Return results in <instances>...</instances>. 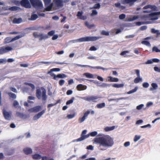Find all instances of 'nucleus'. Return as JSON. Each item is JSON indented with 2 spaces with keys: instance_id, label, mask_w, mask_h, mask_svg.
I'll return each instance as SVG.
<instances>
[{
  "instance_id": "obj_6",
  "label": "nucleus",
  "mask_w": 160,
  "mask_h": 160,
  "mask_svg": "<svg viewBox=\"0 0 160 160\" xmlns=\"http://www.w3.org/2000/svg\"><path fill=\"white\" fill-rule=\"evenodd\" d=\"M29 1L33 7H41L42 6V4L40 0H29Z\"/></svg>"
},
{
  "instance_id": "obj_15",
  "label": "nucleus",
  "mask_w": 160,
  "mask_h": 160,
  "mask_svg": "<svg viewBox=\"0 0 160 160\" xmlns=\"http://www.w3.org/2000/svg\"><path fill=\"white\" fill-rule=\"evenodd\" d=\"M53 2L58 7H61L63 5V2L62 0H54Z\"/></svg>"
},
{
  "instance_id": "obj_44",
  "label": "nucleus",
  "mask_w": 160,
  "mask_h": 160,
  "mask_svg": "<svg viewBox=\"0 0 160 160\" xmlns=\"http://www.w3.org/2000/svg\"><path fill=\"white\" fill-rule=\"evenodd\" d=\"M137 89V88L136 87L134 89H132V90H130V91H129V92H127V93L128 94H130L132 93H134L136 91Z\"/></svg>"
},
{
  "instance_id": "obj_25",
  "label": "nucleus",
  "mask_w": 160,
  "mask_h": 160,
  "mask_svg": "<svg viewBox=\"0 0 160 160\" xmlns=\"http://www.w3.org/2000/svg\"><path fill=\"white\" fill-rule=\"evenodd\" d=\"M85 25L89 29H91L92 27L95 26V25L94 24H90L88 22H85Z\"/></svg>"
},
{
  "instance_id": "obj_20",
  "label": "nucleus",
  "mask_w": 160,
  "mask_h": 160,
  "mask_svg": "<svg viewBox=\"0 0 160 160\" xmlns=\"http://www.w3.org/2000/svg\"><path fill=\"white\" fill-rule=\"evenodd\" d=\"M150 17L152 20H156L158 19L156 14L155 13H152L150 15Z\"/></svg>"
},
{
  "instance_id": "obj_60",
  "label": "nucleus",
  "mask_w": 160,
  "mask_h": 160,
  "mask_svg": "<svg viewBox=\"0 0 160 160\" xmlns=\"http://www.w3.org/2000/svg\"><path fill=\"white\" fill-rule=\"evenodd\" d=\"M144 105L143 104H141L140 105L138 106L136 108L138 110H140L141 109L142 107H143Z\"/></svg>"
},
{
  "instance_id": "obj_13",
  "label": "nucleus",
  "mask_w": 160,
  "mask_h": 160,
  "mask_svg": "<svg viewBox=\"0 0 160 160\" xmlns=\"http://www.w3.org/2000/svg\"><path fill=\"white\" fill-rule=\"evenodd\" d=\"M46 109L43 110L42 111L35 115L33 118V119L34 120H37L39 119L42 115L45 112Z\"/></svg>"
},
{
  "instance_id": "obj_22",
  "label": "nucleus",
  "mask_w": 160,
  "mask_h": 160,
  "mask_svg": "<svg viewBox=\"0 0 160 160\" xmlns=\"http://www.w3.org/2000/svg\"><path fill=\"white\" fill-rule=\"evenodd\" d=\"M32 157L34 159H40L41 158H42V157H41V155L38 154L33 155L32 156Z\"/></svg>"
},
{
  "instance_id": "obj_10",
  "label": "nucleus",
  "mask_w": 160,
  "mask_h": 160,
  "mask_svg": "<svg viewBox=\"0 0 160 160\" xmlns=\"http://www.w3.org/2000/svg\"><path fill=\"white\" fill-rule=\"evenodd\" d=\"M21 6L26 8H30L31 5L28 0H22L20 2Z\"/></svg>"
},
{
  "instance_id": "obj_8",
  "label": "nucleus",
  "mask_w": 160,
  "mask_h": 160,
  "mask_svg": "<svg viewBox=\"0 0 160 160\" xmlns=\"http://www.w3.org/2000/svg\"><path fill=\"white\" fill-rule=\"evenodd\" d=\"M12 50V48L9 47H2L0 48V54H2L7 53Z\"/></svg>"
},
{
  "instance_id": "obj_23",
  "label": "nucleus",
  "mask_w": 160,
  "mask_h": 160,
  "mask_svg": "<svg viewBox=\"0 0 160 160\" xmlns=\"http://www.w3.org/2000/svg\"><path fill=\"white\" fill-rule=\"evenodd\" d=\"M138 0H125L126 3L129 4L130 6L132 5Z\"/></svg>"
},
{
  "instance_id": "obj_17",
  "label": "nucleus",
  "mask_w": 160,
  "mask_h": 160,
  "mask_svg": "<svg viewBox=\"0 0 160 160\" xmlns=\"http://www.w3.org/2000/svg\"><path fill=\"white\" fill-rule=\"evenodd\" d=\"M23 151L24 153L27 155L30 154L32 152V149L29 148H25L24 149Z\"/></svg>"
},
{
  "instance_id": "obj_5",
  "label": "nucleus",
  "mask_w": 160,
  "mask_h": 160,
  "mask_svg": "<svg viewBox=\"0 0 160 160\" xmlns=\"http://www.w3.org/2000/svg\"><path fill=\"white\" fill-rule=\"evenodd\" d=\"M2 113L5 119L10 121L12 119V112L11 111H7L5 109L2 110Z\"/></svg>"
},
{
  "instance_id": "obj_54",
  "label": "nucleus",
  "mask_w": 160,
  "mask_h": 160,
  "mask_svg": "<svg viewBox=\"0 0 160 160\" xmlns=\"http://www.w3.org/2000/svg\"><path fill=\"white\" fill-rule=\"evenodd\" d=\"M54 33V31L53 30H52L48 32V35L51 36L53 35Z\"/></svg>"
},
{
  "instance_id": "obj_11",
  "label": "nucleus",
  "mask_w": 160,
  "mask_h": 160,
  "mask_svg": "<svg viewBox=\"0 0 160 160\" xmlns=\"http://www.w3.org/2000/svg\"><path fill=\"white\" fill-rule=\"evenodd\" d=\"M42 108L40 106H37L28 110V111L31 112H37L40 111Z\"/></svg>"
},
{
  "instance_id": "obj_52",
  "label": "nucleus",
  "mask_w": 160,
  "mask_h": 160,
  "mask_svg": "<svg viewBox=\"0 0 160 160\" xmlns=\"http://www.w3.org/2000/svg\"><path fill=\"white\" fill-rule=\"evenodd\" d=\"M159 49L156 47H154L152 48V52H159Z\"/></svg>"
},
{
  "instance_id": "obj_43",
  "label": "nucleus",
  "mask_w": 160,
  "mask_h": 160,
  "mask_svg": "<svg viewBox=\"0 0 160 160\" xmlns=\"http://www.w3.org/2000/svg\"><path fill=\"white\" fill-rule=\"evenodd\" d=\"M51 0H43L45 6L48 5L51 2Z\"/></svg>"
},
{
  "instance_id": "obj_53",
  "label": "nucleus",
  "mask_w": 160,
  "mask_h": 160,
  "mask_svg": "<svg viewBox=\"0 0 160 160\" xmlns=\"http://www.w3.org/2000/svg\"><path fill=\"white\" fill-rule=\"evenodd\" d=\"M90 135L92 137H94L97 134V132L96 131H94L90 133Z\"/></svg>"
},
{
  "instance_id": "obj_21",
  "label": "nucleus",
  "mask_w": 160,
  "mask_h": 160,
  "mask_svg": "<svg viewBox=\"0 0 160 160\" xmlns=\"http://www.w3.org/2000/svg\"><path fill=\"white\" fill-rule=\"evenodd\" d=\"M115 128V126H112L111 127H106L104 128V130L106 132H108L114 130Z\"/></svg>"
},
{
  "instance_id": "obj_18",
  "label": "nucleus",
  "mask_w": 160,
  "mask_h": 160,
  "mask_svg": "<svg viewBox=\"0 0 160 160\" xmlns=\"http://www.w3.org/2000/svg\"><path fill=\"white\" fill-rule=\"evenodd\" d=\"M108 81L109 82H118V79L117 78H113L111 76H109L108 77Z\"/></svg>"
},
{
  "instance_id": "obj_58",
  "label": "nucleus",
  "mask_w": 160,
  "mask_h": 160,
  "mask_svg": "<svg viewBox=\"0 0 160 160\" xmlns=\"http://www.w3.org/2000/svg\"><path fill=\"white\" fill-rule=\"evenodd\" d=\"M64 82L65 81L64 80H60L59 82V84L60 86H62L64 84Z\"/></svg>"
},
{
  "instance_id": "obj_55",
  "label": "nucleus",
  "mask_w": 160,
  "mask_h": 160,
  "mask_svg": "<svg viewBox=\"0 0 160 160\" xmlns=\"http://www.w3.org/2000/svg\"><path fill=\"white\" fill-rule=\"evenodd\" d=\"M159 31V30H155L154 28H153L151 29V32L152 33H157Z\"/></svg>"
},
{
  "instance_id": "obj_4",
  "label": "nucleus",
  "mask_w": 160,
  "mask_h": 160,
  "mask_svg": "<svg viewBox=\"0 0 160 160\" xmlns=\"http://www.w3.org/2000/svg\"><path fill=\"white\" fill-rule=\"evenodd\" d=\"M33 37L35 38H38L39 41H42L44 39L45 40L48 38V36L47 35H44L42 33H38L37 32H34L33 33Z\"/></svg>"
},
{
  "instance_id": "obj_62",
  "label": "nucleus",
  "mask_w": 160,
  "mask_h": 160,
  "mask_svg": "<svg viewBox=\"0 0 160 160\" xmlns=\"http://www.w3.org/2000/svg\"><path fill=\"white\" fill-rule=\"evenodd\" d=\"M153 62L152 61V59H149L148 60L147 62H146L145 63L146 64H152Z\"/></svg>"
},
{
  "instance_id": "obj_42",
  "label": "nucleus",
  "mask_w": 160,
  "mask_h": 160,
  "mask_svg": "<svg viewBox=\"0 0 160 160\" xmlns=\"http://www.w3.org/2000/svg\"><path fill=\"white\" fill-rule=\"evenodd\" d=\"M93 68L94 69H101L103 70H108V68H103V67H101L100 66L95 67Z\"/></svg>"
},
{
  "instance_id": "obj_31",
  "label": "nucleus",
  "mask_w": 160,
  "mask_h": 160,
  "mask_svg": "<svg viewBox=\"0 0 160 160\" xmlns=\"http://www.w3.org/2000/svg\"><path fill=\"white\" fill-rule=\"evenodd\" d=\"M138 18V16H133L132 18H129L128 19L129 21H134Z\"/></svg>"
},
{
  "instance_id": "obj_27",
  "label": "nucleus",
  "mask_w": 160,
  "mask_h": 160,
  "mask_svg": "<svg viewBox=\"0 0 160 160\" xmlns=\"http://www.w3.org/2000/svg\"><path fill=\"white\" fill-rule=\"evenodd\" d=\"M142 81V78L140 77H137L134 80V82L135 83H137Z\"/></svg>"
},
{
  "instance_id": "obj_32",
  "label": "nucleus",
  "mask_w": 160,
  "mask_h": 160,
  "mask_svg": "<svg viewBox=\"0 0 160 160\" xmlns=\"http://www.w3.org/2000/svg\"><path fill=\"white\" fill-rule=\"evenodd\" d=\"M19 8H20L18 7L13 6L9 8V10L11 11H16L18 10Z\"/></svg>"
},
{
  "instance_id": "obj_2",
  "label": "nucleus",
  "mask_w": 160,
  "mask_h": 160,
  "mask_svg": "<svg viewBox=\"0 0 160 160\" xmlns=\"http://www.w3.org/2000/svg\"><path fill=\"white\" fill-rule=\"evenodd\" d=\"M41 89L42 90V92L40 89H37L36 90V97L39 99L42 98V101H45L47 99L46 90L43 88H42Z\"/></svg>"
},
{
  "instance_id": "obj_45",
  "label": "nucleus",
  "mask_w": 160,
  "mask_h": 160,
  "mask_svg": "<svg viewBox=\"0 0 160 160\" xmlns=\"http://www.w3.org/2000/svg\"><path fill=\"white\" fill-rule=\"evenodd\" d=\"M42 160H54L52 158H49L46 156H43L42 157Z\"/></svg>"
},
{
  "instance_id": "obj_14",
  "label": "nucleus",
  "mask_w": 160,
  "mask_h": 160,
  "mask_svg": "<svg viewBox=\"0 0 160 160\" xmlns=\"http://www.w3.org/2000/svg\"><path fill=\"white\" fill-rule=\"evenodd\" d=\"M87 88V86L86 85L82 84H79L76 87V88L78 91H80L86 90Z\"/></svg>"
},
{
  "instance_id": "obj_33",
  "label": "nucleus",
  "mask_w": 160,
  "mask_h": 160,
  "mask_svg": "<svg viewBox=\"0 0 160 160\" xmlns=\"http://www.w3.org/2000/svg\"><path fill=\"white\" fill-rule=\"evenodd\" d=\"M38 18V15L36 14H32L30 20H35Z\"/></svg>"
},
{
  "instance_id": "obj_9",
  "label": "nucleus",
  "mask_w": 160,
  "mask_h": 160,
  "mask_svg": "<svg viewBox=\"0 0 160 160\" xmlns=\"http://www.w3.org/2000/svg\"><path fill=\"white\" fill-rule=\"evenodd\" d=\"M87 132V130H84L82 131V133L81 134V137L77 139L76 140L78 142V141H82L85 139L88 138L89 136V135L88 134L87 135H84L86 134Z\"/></svg>"
},
{
  "instance_id": "obj_26",
  "label": "nucleus",
  "mask_w": 160,
  "mask_h": 160,
  "mask_svg": "<svg viewBox=\"0 0 160 160\" xmlns=\"http://www.w3.org/2000/svg\"><path fill=\"white\" fill-rule=\"evenodd\" d=\"M124 86V85L123 84H117L116 83H114L112 85V86L113 87L116 88H122Z\"/></svg>"
},
{
  "instance_id": "obj_3",
  "label": "nucleus",
  "mask_w": 160,
  "mask_h": 160,
  "mask_svg": "<svg viewBox=\"0 0 160 160\" xmlns=\"http://www.w3.org/2000/svg\"><path fill=\"white\" fill-rule=\"evenodd\" d=\"M101 37H87L79 38L77 40L79 42L92 41L101 38Z\"/></svg>"
},
{
  "instance_id": "obj_1",
  "label": "nucleus",
  "mask_w": 160,
  "mask_h": 160,
  "mask_svg": "<svg viewBox=\"0 0 160 160\" xmlns=\"http://www.w3.org/2000/svg\"><path fill=\"white\" fill-rule=\"evenodd\" d=\"M94 141L99 144V147H109L112 146L114 144L113 139L109 135H106L102 137L96 138Z\"/></svg>"
},
{
  "instance_id": "obj_37",
  "label": "nucleus",
  "mask_w": 160,
  "mask_h": 160,
  "mask_svg": "<svg viewBox=\"0 0 160 160\" xmlns=\"http://www.w3.org/2000/svg\"><path fill=\"white\" fill-rule=\"evenodd\" d=\"M10 97L13 99H15L16 98V96L14 93L11 92H8V93Z\"/></svg>"
},
{
  "instance_id": "obj_57",
  "label": "nucleus",
  "mask_w": 160,
  "mask_h": 160,
  "mask_svg": "<svg viewBox=\"0 0 160 160\" xmlns=\"http://www.w3.org/2000/svg\"><path fill=\"white\" fill-rule=\"evenodd\" d=\"M125 15L124 14H122L119 15V17L120 19H123L125 18Z\"/></svg>"
},
{
  "instance_id": "obj_39",
  "label": "nucleus",
  "mask_w": 160,
  "mask_h": 160,
  "mask_svg": "<svg viewBox=\"0 0 160 160\" xmlns=\"http://www.w3.org/2000/svg\"><path fill=\"white\" fill-rule=\"evenodd\" d=\"M101 34L103 35L108 36L109 35V32L104 30H102L101 32Z\"/></svg>"
},
{
  "instance_id": "obj_12",
  "label": "nucleus",
  "mask_w": 160,
  "mask_h": 160,
  "mask_svg": "<svg viewBox=\"0 0 160 160\" xmlns=\"http://www.w3.org/2000/svg\"><path fill=\"white\" fill-rule=\"evenodd\" d=\"M51 76L53 77V79L55 80H57V78H64L67 77V76L63 73L59 74L56 75L54 74H52Z\"/></svg>"
},
{
  "instance_id": "obj_28",
  "label": "nucleus",
  "mask_w": 160,
  "mask_h": 160,
  "mask_svg": "<svg viewBox=\"0 0 160 160\" xmlns=\"http://www.w3.org/2000/svg\"><path fill=\"white\" fill-rule=\"evenodd\" d=\"M105 106V103L103 102L102 103H99L97 104L96 105L97 107L98 108H104Z\"/></svg>"
},
{
  "instance_id": "obj_47",
  "label": "nucleus",
  "mask_w": 160,
  "mask_h": 160,
  "mask_svg": "<svg viewBox=\"0 0 160 160\" xmlns=\"http://www.w3.org/2000/svg\"><path fill=\"white\" fill-rule=\"evenodd\" d=\"M16 114L17 116L20 117H22L23 116V115L22 113L19 112H17L16 113Z\"/></svg>"
},
{
  "instance_id": "obj_29",
  "label": "nucleus",
  "mask_w": 160,
  "mask_h": 160,
  "mask_svg": "<svg viewBox=\"0 0 160 160\" xmlns=\"http://www.w3.org/2000/svg\"><path fill=\"white\" fill-rule=\"evenodd\" d=\"M12 42L13 41H12V39L10 37H7L4 39V42L5 43H8Z\"/></svg>"
},
{
  "instance_id": "obj_51",
  "label": "nucleus",
  "mask_w": 160,
  "mask_h": 160,
  "mask_svg": "<svg viewBox=\"0 0 160 160\" xmlns=\"http://www.w3.org/2000/svg\"><path fill=\"white\" fill-rule=\"evenodd\" d=\"M98 12L96 10H93L92 11V13L91 14V16H93V15H95L97 14Z\"/></svg>"
},
{
  "instance_id": "obj_41",
  "label": "nucleus",
  "mask_w": 160,
  "mask_h": 160,
  "mask_svg": "<svg viewBox=\"0 0 160 160\" xmlns=\"http://www.w3.org/2000/svg\"><path fill=\"white\" fill-rule=\"evenodd\" d=\"M140 138L141 136H140L136 135L134 138V142H136Z\"/></svg>"
},
{
  "instance_id": "obj_64",
  "label": "nucleus",
  "mask_w": 160,
  "mask_h": 160,
  "mask_svg": "<svg viewBox=\"0 0 160 160\" xmlns=\"http://www.w3.org/2000/svg\"><path fill=\"white\" fill-rule=\"evenodd\" d=\"M82 13L83 12H82L79 11L78 12L77 16L79 18L82 16Z\"/></svg>"
},
{
  "instance_id": "obj_61",
  "label": "nucleus",
  "mask_w": 160,
  "mask_h": 160,
  "mask_svg": "<svg viewBox=\"0 0 160 160\" xmlns=\"http://www.w3.org/2000/svg\"><path fill=\"white\" fill-rule=\"evenodd\" d=\"M137 77H140V71L138 69H135L134 70Z\"/></svg>"
},
{
  "instance_id": "obj_38",
  "label": "nucleus",
  "mask_w": 160,
  "mask_h": 160,
  "mask_svg": "<svg viewBox=\"0 0 160 160\" xmlns=\"http://www.w3.org/2000/svg\"><path fill=\"white\" fill-rule=\"evenodd\" d=\"M60 69L59 68H56L52 69L50 70V71L48 72V73L49 74L52 72H58L60 71Z\"/></svg>"
},
{
  "instance_id": "obj_56",
  "label": "nucleus",
  "mask_w": 160,
  "mask_h": 160,
  "mask_svg": "<svg viewBox=\"0 0 160 160\" xmlns=\"http://www.w3.org/2000/svg\"><path fill=\"white\" fill-rule=\"evenodd\" d=\"M140 48H135L134 50V52L136 54H138L140 53Z\"/></svg>"
},
{
  "instance_id": "obj_59",
  "label": "nucleus",
  "mask_w": 160,
  "mask_h": 160,
  "mask_svg": "<svg viewBox=\"0 0 160 160\" xmlns=\"http://www.w3.org/2000/svg\"><path fill=\"white\" fill-rule=\"evenodd\" d=\"M7 62L6 59L4 58L0 59V63H5Z\"/></svg>"
},
{
  "instance_id": "obj_30",
  "label": "nucleus",
  "mask_w": 160,
  "mask_h": 160,
  "mask_svg": "<svg viewBox=\"0 0 160 160\" xmlns=\"http://www.w3.org/2000/svg\"><path fill=\"white\" fill-rule=\"evenodd\" d=\"M84 75L86 77L89 78H93V75L88 72L85 73L84 74Z\"/></svg>"
},
{
  "instance_id": "obj_36",
  "label": "nucleus",
  "mask_w": 160,
  "mask_h": 160,
  "mask_svg": "<svg viewBox=\"0 0 160 160\" xmlns=\"http://www.w3.org/2000/svg\"><path fill=\"white\" fill-rule=\"evenodd\" d=\"M141 43L149 47H150L151 46L150 43L148 41H143Z\"/></svg>"
},
{
  "instance_id": "obj_7",
  "label": "nucleus",
  "mask_w": 160,
  "mask_h": 160,
  "mask_svg": "<svg viewBox=\"0 0 160 160\" xmlns=\"http://www.w3.org/2000/svg\"><path fill=\"white\" fill-rule=\"evenodd\" d=\"M99 97L97 96H90L82 97L81 98L86 101L89 102L92 101L96 102V100Z\"/></svg>"
},
{
  "instance_id": "obj_49",
  "label": "nucleus",
  "mask_w": 160,
  "mask_h": 160,
  "mask_svg": "<svg viewBox=\"0 0 160 160\" xmlns=\"http://www.w3.org/2000/svg\"><path fill=\"white\" fill-rule=\"evenodd\" d=\"M149 86V84L147 82H144L142 84V86L144 88H147Z\"/></svg>"
},
{
  "instance_id": "obj_46",
  "label": "nucleus",
  "mask_w": 160,
  "mask_h": 160,
  "mask_svg": "<svg viewBox=\"0 0 160 160\" xmlns=\"http://www.w3.org/2000/svg\"><path fill=\"white\" fill-rule=\"evenodd\" d=\"M75 116V114L74 113L72 114H68L67 115V118L68 119H71L73 118Z\"/></svg>"
},
{
  "instance_id": "obj_16",
  "label": "nucleus",
  "mask_w": 160,
  "mask_h": 160,
  "mask_svg": "<svg viewBox=\"0 0 160 160\" xmlns=\"http://www.w3.org/2000/svg\"><path fill=\"white\" fill-rule=\"evenodd\" d=\"M151 86L152 87L149 88V90L150 91H153L158 88V85L156 83H152L151 84Z\"/></svg>"
},
{
  "instance_id": "obj_63",
  "label": "nucleus",
  "mask_w": 160,
  "mask_h": 160,
  "mask_svg": "<svg viewBox=\"0 0 160 160\" xmlns=\"http://www.w3.org/2000/svg\"><path fill=\"white\" fill-rule=\"evenodd\" d=\"M78 18L82 20H85L87 19V17L86 16L84 15V16H82L81 17H80Z\"/></svg>"
},
{
  "instance_id": "obj_24",
  "label": "nucleus",
  "mask_w": 160,
  "mask_h": 160,
  "mask_svg": "<svg viewBox=\"0 0 160 160\" xmlns=\"http://www.w3.org/2000/svg\"><path fill=\"white\" fill-rule=\"evenodd\" d=\"M24 36V34L21 35H19L13 38L12 39V41H14L17 40H18L22 37H23Z\"/></svg>"
},
{
  "instance_id": "obj_34",
  "label": "nucleus",
  "mask_w": 160,
  "mask_h": 160,
  "mask_svg": "<svg viewBox=\"0 0 160 160\" xmlns=\"http://www.w3.org/2000/svg\"><path fill=\"white\" fill-rule=\"evenodd\" d=\"M52 3L51 4L49 5L48 6L45 8V10L46 11H50L52 8Z\"/></svg>"
},
{
  "instance_id": "obj_50",
  "label": "nucleus",
  "mask_w": 160,
  "mask_h": 160,
  "mask_svg": "<svg viewBox=\"0 0 160 160\" xmlns=\"http://www.w3.org/2000/svg\"><path fill=\"white\" fill-rule=\"evenodd\" d=\"M86 118L83 116L81 118H80L78 119V121L80 123H82L83 122L85 119Z\"/></svg>"
},
{
  "instance_id": "obj_35",
  "label": "nucleus",
  "mask_w": 160,
  "mask_h": 160,
  "mask_svg": "<svg viewBox=\"0 0 160 160\" xmlns=\"http://www.w3.org/2000/svg\"><path fill=\"white\" fill-rule=\"evenodd\" d=\"M75 98L74 97H72L70 100L66 102V104L67 105H69L72 103L73 102V101L75 100Z\"/></svg>"
},
{
  "instance_id": "obj_48",
  "label": "nucleus",
  "mask_w": 160,
  "mask_h": 160,
  "mask_svg": "<svg viewBox=\"0 0 160 160\" xmlns=\"http://www.w3.org/2000/svg\"><path fill=\"white\" fill-rule=\"evenodd\" d=\"M129 52L128 51H124L121 52L120 55L122 56H124L126 53H129Z\"/></svg>"
},
{
  "instance_id": "obj_19",
  "label": "nucleus",
  "mask_w": 160,
  "mask_h": 160,
  "mask_svg": "<svg viewBox=\"0 0 160 160\" xmlns=\"http://www.w3.org/2000/svg\"><path fill=\"white\" fill-rule=\"evenodd\" d=\"M22 21V20L21 18H15L12 21V22L13 23H20Z\"/></svg>"
},
{
  "instance_id": "obj_40",
  "label": "nucleus",
  "mask_w": 160,
  "mask_h": 160,
  "mask_svg": "<svg viewBox=\"0 0 160 160\" xmlns=\"http://www.w3.org/2000/svg\"><path fill=\"white\" fill-rule=\"evenodd\" d=\"M100 8V5L99 3L96 4L94 5V7L90 8L91 9L92 8L99 9Z\"/></svg>"
}]
</instances>
